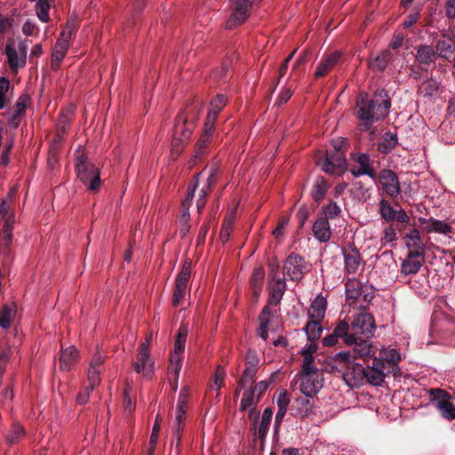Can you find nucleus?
<instances>
[{"instance_id":"nucleus-1","label":"nucleus","mask_w":455,"mask_h":455,"mask_svg":"<svg viewBox=\"0 0 455 455\" xmlns=\"http://www.w3.org/2000/svg\"><path fill=\"white\" fill-rule=\"evenodd\" d=\"M219 173V166L212 164L209 168H204L201 172L197 173L188 185L186 197L181 203L180 216L179 219L181 236H185L190 228L189 207L194 197L196 196V207L200 213L206 204L207 195L216 183Z\"/></svg>"},{"instance_id":"nucleus-2","label":"nucleus","mask_w":455,"mask_h":455,"mask_svg":"<svg viewBox=\"0 0 455 455\" xmlns=\"http://www.w3.org/2000/svg\"><path fill=\"white\" fill-rule=\"evenodd\" d=\"M391 102L389 98L382 92L375 95L373 99H368L367 96L361 97L357 103V117L360 121L361 131H369L373 122L384 118L390 108Z\"/></svg>"},{"instance_id":"nucleus-3","label":"nucleus","mask_w":455,"mask_h":455,"mask_svg":"<svg viewBox=\"0 0 455 455\" xmlns=\"http://www.w3.org/2000/svg\"><path fill=\"white\" fill-rule=\"evenodd\" d=\"M187 109L180 113L174 125L173 138L172 140V151L179 155L185 143L190 139L195 128V116L189 115Z\"/></svg>"},{"instance_id":"nucleus-4","label":"nucleus","mask_w":455,"mask_h":455,"mask_svg":"<svg viewBox=\"0 0 455 455\" xmlns=\"http://www.w3.org/2000/svg\"><path fill=\"white\" fill-rule=\"evenodd\" d=\"M76 169L78 179L89 190H97L100 187L99 168L89 163L84 155L76 157Z\"/></svg>"},{"instance_id":"nucleus-5","label":"nucleus","mask_w":455,"mask_h":455,"mask_svg":"<svg viewBox=\"0 0 455 455\" xmlns=\"http://www.w3.org/2000/svg\"><path fill=\"white\" fill-rule=\"evenodd\" d=\"M315 163L323 172L333 176H341L347 167L345 155L340 150L326 151L323 157L315 159Z\"/></svg>"},{"instance_id":"nucleus-6","label":"nucleus","mask_w":455,"mask_h":455,"mask_svg":"<svg viewBox=\"0 0 455 455\" xmlns=\"http://www.w3.org/2000/svg\"><path fill=\"white\" fill-rule=\"evenodd\" d=\"M261 0H229L231 14L227 21L226 28H233L243 25L255 5Z\"/></svg>"},{"instance_id":"nucleus-7","label":"nucleus","mask_w":455,"mask_h":455,"mask_svg":"<svg viewBox=\"0 0 455 455\" xmlns=\"http://www.w3.org/2000/svg\"><path fill=\"white\" fill-rule=\"evenodd\" d=\"M375 331L376 324L372 315L361 312L349 324L348 335L370 339L373 336Z\"/></svg>"},{"instance_id":"nucleus-8","label":"nucleus","mask_w":455,"mask_h":455,"mask_svg":"<svg viewBox=\"0 0 455 455\" xmlns=\"http://www.w3.org/2000/svg\"><path fill=\"white\" fill-rule=\"evenodd\" d=\"M150 337L139 347L135 359L132 361V367L138 373L144 377H151L154 373V361L149 352Z\"/></svg>"},{"instance_id":"nucleus-9","label":"nucleus","mask_w":455,"mask_h":455,"mask_svg":"<svg viewBox=\"0 0 455 455\" xmlns=\"http://www.w3.org/2000/svg\"><path fill=\"white\" fill-rule=\"evenodd\" d=\"M189 397V387H184L181 388L175 412V418L173 419V432L176 445L180 444L181 440L182 431L185 424V414L188 408Z\"/></svg>"},{"instance_id":"nucleus-10","label":"nucleus","mask_w":455,"mask_h":455,"mask_svg":"<svg viewBox=\"0 0 455 455\" xmlns=\"http://www.w3.org/2000/svg\"><path fill=\"white\" fill-rule=\"evenodd\" d=\"M7 61L11 70L17 73L23 68L27 60V45L25 42L20 41L18 44L13 40L9 41L5 46Z\"/></svg>"},{"instance_id":"nucleus-11","label":"nucleus","mask_w":455,"mask_h":455,"mask_svg":"<svg viewBox=\"0 0 455 455\" xmlns=\"http://www.w3.org/2000/svg\"><path fill=\"white\" fill-rule=\"evenodd\" d=\"M299 390L309 397H315L323 386V375L319 371L300 372Z\"/></svg>"},{"instance_id":"nucleus-12","label":"nucleus","mask_w":455,"mask_h":455,"mask_svg":"<svg viewBox=\"0 0 455 455\" xmlns=\"http://www.w3.org/2000/svg\"><path fill=\"white\" fill-rule=\"evenodd\" d=\"M307 271L305 259L296 253H291L284 261L283 272L291 280L299 282Z\"/></svg>"},{"instance_id":"nucleus-13","label":"nucleus","mask_w":455,"mask_h":455,"mask_svg":"<svg viewBox=\"0 0 455 455\" xmlns=\"http://www.w3.org/2000/svg\"><path fill=\"white\" fill-rule=\"evenodd\" d=\"M352 160L355 164L350 169V172L354 177L367 175L372 180L377 179V173L373 168V163L370 156L364 153L354 154Z\"/></svg>"},{"instance_id":"nucleus-14","label":"nucleus","mask_w":455,"mask_h":455,"mask_svg":"<svg viewBox=\"0 0 455 455\" xmlns=\"http://www.w3.org/2000/svg\"><path fill=\"white\" fill-rule=\"evenodd\" d=\"M374 180L378 181L381 188L391 197H396L401 192L398 178L391 170L380 171Z\"/></svg>"},{"instance_id":"nucleus-15","label":"nucleus","mask_w":455,"mask_h":455,"mask_svg":"<svg viewBox=\"0 0 455 455\" xmlns=\"http://www.w3.org/2000/svg\"><path fill=\"white\" fill-rule=\"evenodd\" d=\"M386 363L378 358H374L371 366L363 367L365 375L364 382L373 386H380L385 379Z\"/></svg>"},{"instance_id":"nucleus-16","label":"nucleus","mask_w":455,"mask_h":455,"mask_svg":"<svg viewBox=\"0 0 455 455\" xmlns=\"http://www.w3.org/2000/svg\"><path fill=\"white\" fill-rule=\"evenodd\" d=\"M345 368V371L342 372V378L347 386L355 387L364 383L365 375L363 365L353 363Z\"/></svg>"},{"instance_id":"nucleus-17","label":"nucleus","mask_w":455,"mask_h":455,"mask_svg":"<svg viewBox=\"0 0 455 455\" xmlns=\"http://www.w3.org/2000/svg\"><path fill=\"white\" fill-rule=\"evenodd\" d=\"M349 324L346 321H340L335 327L333 332L323 339L325 347H332L338 342V339L341 338L345 344H351L355 339L348 335Z\"/></svg>"},{"instance_id":"nucleus-18","label":"nucleus","mask_w":455,"mask_h":455,"mask_svg":"<svg viewBox=\"0 0 455 455\" xmlns=\"http://www.w3.org/2000/svg\"><path fill=\"white\" fill-rule=\"evenodd\" d=\"M104 361V356L100 353H96L91 360L87 372L90 390L99 386L101 381L100 373L103 369Z\"/></svg>"},{"instance_id":"nucleus-19","label":"nucleus","mask_w":455,"mask_h":455,"mask_svg":"<svg viewBox=\"0 0 455 455\" xmlns=\"http://www.w3.org/2000/svg\"><path fill=\"white\" fill-rule=\"evenodd\" d=\"M215 135V126L204 123L203 133L196 143L195 158H200L206 152Z\"/></svg>"},{"instance_id":"nucleus-20","label":"nucleus","mask_w":455,"mask_h":455,"mask_svg":"<svg viewBox=\"0 0 455 455\" xmlns=\"http://www.w3.org/2000/svg\"><path fill=\"white\" fill-rule=\"evenodd\" d=\"M355 339V342L351 344H346L347 346L352 347V353L354 358L366 359L374 355L371 343L369 339L364 337H355L351 335Z\"/></svg>"},{"instance_id":"nucleus-21","label":"nucleus","mask_w":455,"mask_h":455,"mask_svg":"<svg viewBox=\"0 0 455 455\" xmlns=\"http://www.w3.org/2000/svg\"><path fill=\"white\" fill-rule=\"evenodd\" d=\"M405 244L408 248V253H419L425 256L426 244L422 241L420 233L417 228H412L405 235Z\"/></svg>"},{"instance_id":"nucleus-22","label":"nucleus","mask_w":455,"mask_h":455,"mask_svg":"<svg viewBox=\"0 0 455 455\" xmlns=\"http://www.w3.org/2000/svg\"><path fill=\"white\" fill-rule=\"evenodd\" d=\"M424 261L425 256H422L419 253H407V256L401 264V274L404 275L417 274L422 267Z\"/></svg>"},{"instance_id":"nucleus-23","label":"nucleus","mask_w":455,"mask_h":455,"mask_svg":"<svg viewBox=\"0 0 455 455\" xmlns=\"http://www.w3.org/2000/svg\"><path fill=\"white\" fill-rule=\"evenodd\" d=\"M345 270L347 274H355L361 264V255L355 248L343 250Z\"/></svg>"},{"instance_id":"nucleus-24","label":"nucleus","mask_w":455,"mask_h":455,"mask_svg":"<svg viewBox=\"0 0 455 455\" xmlns=\"http://www.w3.org/2000/svg\"><path fill=\"white\" fill-rule=\"evenodd\" d=\"M312 230L315 239L321 243H325L331 238V232L330 223L326 218L323 216L317 218L313 225Z\"/></svg>"},{"instance_id":"nucleus-25","label":"nucleus","mask_w":455,"mask_h":455,"mask_svg":"<svg viewBox=\"0 0 455 455\" xmlns=\"http://www.w3.org/2000/svg\"><path fill=\"white\" fill-rule=\"evenodd\" d=\"M227 101L228 98L223 94H219L214 99H212L211 101V107L205 123L211 124L212 125L215 126L216 120L220 113L226 106Z\"/></svg>"},{"instance_id":"nucleus-26","label":"nucleus","mask_w":455,"mask_h":455,"mask_svg":"<svg viewBox=\"0 0 455 455\" xmlns=\"http://www.w3.org/2000/svg\"><path fill=\"white\" fill-rule=\"evenodd\" d=\"M78 358V350L74 346L62 349L60 356V369L69 371L77 363Z\"/></svg>"},{"instance_id":"nucleus-27","label":"nucleus","mask_w":455,"mask_h":455,"mask_svg":"<svg viewBox=\"0 0 455 455\" xmlns=\"http://www.w3.org/2000/svg\"><path fill=\"white\" fill-rule=\"evenodd\" d=\"M270 302L277 304L283 298V295L286 290V283L284 278H277L269 280L268 283Z\"/></svg>"},{"instance_id":"nucleus-28","label":"nucleus","mask_w":455,"mask_h":455,"mask_svg":"<svg viewBox=\"0 0 455 455\" xmlns=\"http://www.w3.org/2000/svg\"><path fill=\"white\" fill-rule=\"evenodd\" d=\"M340 53L339 52H332L323 60L316 68L315 76L316 78L326 76L339 62Z\"/></svg>"},{"instance_id":"nucleus-29","label":"nucleus","mask_w":455,"mask_h":455,"mask_svg":"<svg viewBox=\"0 0 455 455\" xmlns=\"http://www.w3.org/2000/svg\"><path fill=\"white\" fill-rule=\"evenodd\" d=\"M315 408L314 397L299 396L294 402V410L296 414L305 418L313 413Z\"/></svg>"},{"instance_id":"nucleus-30","label":"nucleus","mask_w":455,"mask_h":455,"mask_svg":"<svg viewBox=\"0 0 455 455\" xmlns=\"http://www.w3.org/2000/svg\"><path fill=\"white\" fill-rule=\"evenodd\" d=\"M265 280V271L262 267H257L253 269L251 277V287L252 290V297L256 301H258L264 284Z\"/></svg>"},{"instance_id":"nucleus-31","label":"nucleus","mask_w":455,"mask_h":455,"mask_svg":"<svg viewBox=\"0 0 455 455\" xmlns=\"http://www.w3.org/2000/svg\"><path fill=\"white\" fill-rule=\"evenodd\" d=\"M327 308V300L322 296L318 295L311 303L308 308V316L310 319L322 320L325 315Z\"/></svg>"},{"instance_id":"nucleus-32","label":"nucleus","mask_w":455,"mask_h":455,"mask_svg":"<svg viewBox=\"0 0 455 455\" xmlns=\"http://www.w3.org/2000/svg\"><path fill=\"white\" fill-rule=\"evenodd\" d=\"M191 261L186 260L182 267L177 275L176 281H175V290H178L180 291L187 292L188 284L190 280L191 276Z\"/></svg>"},{"instance_id":"nucleus-33","label":"nucleus","mask_w":455,"mask_h":455,"mask_svg":"<svg viewBox=\"0 0 455 455\" xmlns=\"http://www.w3.org/2000/svg\"><path fill=\"white\" fill-rule=\"evenodd\" d=\"M391 60L392 54L390 51L385 50L369 60V68L372 71H383L391 61Z\"/></svg>"},{"instance_id":"nucleus-34","label":"nucleus","mask_w":455,"mask_h":455,"mask_svg":"<svg viewBox=\"0 0 455 455\" xmlns=\"http://www.w3.org/2000/svg\"><path fill=\"white\" fill-rule=\"evenodd\" d=\"M169 362L168 374L170 376V379L173 381L176 388L182 366V357H179L177 354H171Z\"/></svg>"},{"instance_id":"nucleus-35","label":"nucleus","mask_w":455,"mask_h":455,"mask_svg":"<svg viewBox=\"0 0 455 455\" xmlns=\"http://www.w3.org/2000/svg\"><path fill=\"white\" fill-rule=\"evenodd\" d=\"M361 291L362 285L357 279H348L346 283L347 301L353 304L361 296Z\"/></svg>"},{"instance_id":"nucleus-36","label":"nucleus","mask_w":455,"mask_h":455,"mask_svg":"<svg viewBox=\"0 0 455 455\" xmlns=\"http://www.w3.org/2000/svg\"><path fill=\"white\" fill-rule=\"evenodd\" d=\"M259 399L260 397L255 393V390L249 388L243 394L240 409L242 411L250 410L251 415L253 412V408L257 405Z\"/></svg>"},{"instance_id":"nucleus-37","label":"nucleus","mask_w":455,"mask_h":455,"mask_svg":"<svg viewBox=\"0 0 455 455\" xmlns=\"http://www.w3.org/2000/svg\"><path fill=\"white\" fill-rule=\"evenodd\" d=\"M188 329L185 325H180L176 334L174 342V350L172 354H177L179 357H182L185 349Z\"/></svg>"},{"instance_id":"nucleus-38","label":"nucleus","mask_w":455,"mask_h":455,"mask_svg":"<svg viewBox=\"0 0 455 455\" xmlns=\"http://www.w3.org/2000/svg\"><path fill=\"white\" fill-rule=\"evenodd\" d=\"M75 109L76 108L74 106H69L60 113L58 120V136L60 137L65 133L67 127L70 124L72 121V116L75 113Z\"/></svg>"},{"instance_id":"nucleus-39","label":"nucleus","mask_w":455,"mask_h":455,"mask_svg":"<svg viewBox=\"0 0 455 455\" xmlns=\"http://www.w3.org/2000/svg\"><path fill=\"white\" fill-rule=\"evenodd\" d=\"M15 314L16 307L14 305H4L0 312V327L8 329Z\"/></svg>"},{"instance_id":"nucleus-40","label":"nucleus","mask_w":455,"mask_h":455,"mask_svg":"<svg viewBox=\"0 0 455 455\" xmlns=\"http://www.w3.org/2000/svg\"><path fill=\"white\" fill-rule=\"evenodd\" d=\"M396 211L393 208L391 204L385 198H382L379 203V213L380 217L387 222H391L395 219Z\"/></svg>"},{"instance_id":"nucleus-41","label":"nucleus","mask_w":455,"mask_h":455,"mask_svg":"<svg viewBox=\"0 0 455 455\" xmlns=\"http://www.w3.org/2000/svg\"><path fill=\"white\" fill-rule=\"evenodd\" d=\"M429 227L427 228V233H437L450 236L453 231V228L450 223L436 219Z\"/></svg>"},{"instance_id":"nucleus-42","label":"nucleus","mask_w":455,"mask_h":455,"mask_svg":"<svg viewBox=\"0 0 455 455\" xmlns=\"http://www.w3.org/2000/svg\"><path fill=\"white\" fill-rule=\"evenodd\" d=\"M270 315L269 308L265 307L259 316V327L258 333L264 340L267 339V328L270 322Z\"/></svg>"},{"instance_id":"nucleus-43","label":"nucleus","mask_w":455,"mask_h":455,"mask_svg":"<svg viewBox=\"0 0 455 455\" xmlns=\"http://www.w3.org/2000/svg\"><path fill=\"white\" fill-rule=\"evenodd\" d=\"M320 322L321 320L311 319L305 326V331L310 341H315L320 338L323 331Z\"/></svg>"},{"instance_id":"nucleus-44","label":"nucleus","mask_w":455,"mask_h":455,"mask_svg":"<svg viewBox=\"0 0 455 455\" xmlns=\"http://www.w3.org/2000/svg\"><path fill=\"white\" fill-rule=\"evenodd\" d=\"M328 185L323 177H318L315 180L312 190V197L315 201L319 202L325 196Z\"/></svg>"},{"instance_id":"nucleus-45","label":"nucleus","mask_w":455,"mask_h":455,"mask_svg":"<svg viewBox=\"0 0 455 455\" xmlns=\"http://www.w3.org/2000/svg\"><path fill=\"white\" fill-rule=\"evenodd\" d=\"M455 49V43L451 38L440 40L436 44V52L443 58L448 59Z\"/></svg>"},{"instance_id":"nucleus-46","label":"nucleus","mask_w":455,"mask_h":455,"mask_svg":"<svg viewBox=\"0 0 455 455\" xmlns=\"http://www.w3.org/2000/svg\"><path fill=\"white\" fill-rule=\"evenodd\" d=\"M13 224L14 217L13 215H9L4 221V225L1 232L5 246H9L12 241Z\"/></svg>"},{"instance_id":"nucleus-47","label":"nucleus","mask_w":455,"mask_h":455,"mask_svg":"<svg viewBox=\"0 0 455 455\" xmlns=\"http://www.w3.org/2000/svg\"><path fill=\"white\" fill-rule=\"evenodd\" d=\"M428 395L431 400L435 403V406L442 403H448L451 398L448 392L441 388H431L428 390Z\"/></svg>"},{"instance_id":"nucleus-48","label":"nucleus","mask_w":455,"mask_h":455,"mask_svg":"<svg viewBox=\"0 0 455 455\" xmlns=\"http://www.w3.org/2000/svg\"><path fill=\"white\" fill-rule=\"evenodd\" d=\"M68 49L60 44H55L52 55V68H58L60 61L65 58Z\"/></svg>"},{"instance_id":"nucleus-49","label":"nucleus","mask_w":455,"mask_h":455,"mask_svg":"<svg viewBox=\"0 0 455 455\" xmlns=\"http://www.w3.org/2000/svg\"><path fill=\"white\" fill-rule=\"evenodd\" d=\"M226 378V371L222 366H218L216 368L213 381L211 383L210 387L213 390L217 391V395H219L220 389L222 387Z\"/></svg>"},{"instance_id":"nucleus-50","label":"nucleus","mask_w":455,"mask_h":455,"mask_svg":"<svg viewBox=\"0 0 455 455\" xmlns=\"http://www.w3.org/2000/svg\"><path fill=\"white\" fill-rule=\"evenodd\" d=\"M379 355V359H381L384 363L386 361L392 364H397L401 360L400 354L395 348H384L381 350Z\"/></svg>"},{"instance_id":"nucleus-51","label":"nucleus","mask_w":455,"mask_h":455,"mask_svg":"<svg viewBox=\"0 0 455 455\" xmlns=\"http://www.w3.org/2000/svg\"><path fill=\"white\" fill-rule=\"evenodd\" d=\"M234 225H235L234 215H229L228 217H227L225 219L222 228H221V230H220V240L223 243H225L228 240V238L231 235V232L233 230Z\"/></svg>"},{"instance_id":"nucleus-52","label":"nucleus","mask_w":455,"mask_h":455,"mask_svg":"<svg viewBox=\"0 0 455 455\" xmlns=\"http://www.w3.org/2000/svg\"><path fill=\"white\" fill-rule=\"evenodd\" d=\"M272 410L269 408H266L263 411V415L261 418V421L259 427V434L261 438H263L269 427L271 419H272Z\"/></svg>"},{"instance_id":"nucleus-53","label":"nucleus","mask_w":455,"mask_h":455,"mask_svg":"<svg viewBox=\"0 0 455 455\" xmlns=\"http://www.w3.org/2000/svg\"><path fill=\"white\" fill-rule=\"evenodd\" d=\"M436 409L440 411L442 417L445 419H455V406L451 402L442 403L439 405H436Z\"/></svg>"},{"instance_id":"nucleus-54","label":"nucleus","mask_w":455,"mask_h":455,"mask_svg":"<svg viewBox=\"0 0 455 455\" xmlns=\"http://www.w3.org/2000/svg\"><path fill=\"white\" fill-rule=\"evenodd\" d=\"M161 422H162V418L158 414L156 417L155 423H154L153 429H152V433H151V436H150V440H149V445H150L149 454L150 455L153 454V451L155 450L156 444V443L158 441V435H159Z\"/></svg>"},{"instance_id":"nucleus-55","label":"nucleus","mask_w":455,"mask_h":455,"mask_svg":"<svg viewBox=\"0 0 455 455\" xmlns=\"http://www.w3.org/2000/svg\"><path fill=\"white\" fill-rule=\"evenodd\" d=\"M438 86L435 81H424L419 87V92L424 96L431 97L436 93Z\"/></svg>"},{"instance_id":"nucleus-56","label":"nucleus","mask_w":455,"mask_h":455,"mask_svg":"<svg viewBox=\"0 0 455 455\" xmlns=\"http://www.w3.org/2000/svg\"><path fill=\"white\" fill-rule=\"evenodd\" d=\"M24 436L23 427L19 423H14L6 439L9 443H15Z\"/></svg>"},{"instance_id":"nucleus-57","label":"nucleus","mask_w":455,"mask_h":455,"mask_svg":"<svg viewBox=\"0 0 455 455\" xmlns=\"http://www.w3.org/2000/svg\"><path fill=\"white\" fill-rule=\"evenodd\" d=\"M258 369L247 367L243 372L242 377L240 378L238 381V386L240 388L243 387L246 384L251 383L253 381L256 374H257Z\"/></svg>"},{"instance_id":"nucleus-58","label":"nucleus","mask_w":455,"mask_h":455,"mask_svg":"<svg viewBox=\"0 0 455 455\" xmlns=\"http://www.w3.org/2000/svg\"><path fill=\"white\" fill-rule=\"evenodd\" d=\"M341 212L340 207L336 203H330L323 209V217L329 219H334Z\"/></svg>"},{"instance_id":"nucleus-59","label":"nucleus","mask_w":455,"mask_h":455,"mask_svg":"<svg viewBox=\"0 0 455 455\" xmlns=\"http://www.w3.org/2000/svg\"><path fill=\"white\" fill-rule=\"evenodd\" d=\"M434 52L428 46H421L418 50L417 58L419 62L427 64L432 61Z\"/></svg>"},{"instance_id":"nucleus-60","label":"nucleus","mask_w":455,"mask_h":455,"mask_svg":"<svg viewBox=\"0 0 455 455\" xmlns=\"http://www.w3.org/2000/svg\"><path fill=\"white\" fill-rule=\"evenodd\" d=\"M352 356H353V353H351L349 351H341L335 355L334 361L336 363H339L340 364H343V365H340V367L345 368V367H347V365L353 363L350 361Z\"/></svg>"},{"instance_id":"nucleus-61","label":"nucleus","mask_w":455,"mask_h":455,"mask_svg":"<svg viewBox=\"0 0 455 455\" xmlns=\"http://www.w3.org/2000/svg\"><path fill=\"white\" fill-rule=\"evenodd\" d=\"M396 231L393 226H387L383 230L382 244H387L396 240Z\"/></svg>"},{"instance_id":"nucleus-62","label":"nucleus","mask_w":455,"mask_h":455,"mask_svg":"<svg viewBox=\"0 0 455 455\" xmlns=\"http://www.w3.org/2000/svg\"><path fill=\"white\" fill-rule=\"evenodd\" d=\"M303 355V363L301 372H308L313 371H319L314 365V356L311 355Z\"/></svg>"},{"instance_id":"nucleus-63","label":"nucleus","mask_w":455,"mask_h":455,"mask_svg":"<svg viewBox=\"0 0 455 455\" xmlns=\"http://www.w3.org/2000/svg\"><path fill=\"white\" fill-rule=\"evenodd\" d=\"M288 223H289V218L282 217L280 219L277 227L273 230V235H275V238L279 239L283 235L284 230H285L286 227L288 226Z\"/></svg>"},{"instance_id":"nucleus-64","label":"nucleus","mask_w":455,"mask_h":455,"mask_svg":"<svg viewBox=\"0 0 455 455\" xmlns=\"http://www.w3.org/2000/svg\"><path fill=\"white\" fill-rule=\"evenodd\" d=\"M276 403L279 409H285L287 410L288 405L290 403V398L288 396L286 390H281L278 393L277 398H276Z\"/></svg>"}]
</instances>
